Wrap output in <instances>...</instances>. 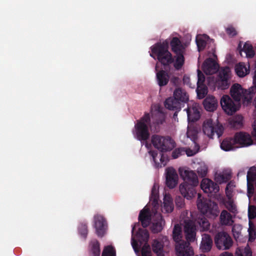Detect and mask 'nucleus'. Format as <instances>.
<instances>
[{
	"label": "nucleus",
	"mask_w": 256,
	"mask_h": 256,
	"mask_svg": "<svg viewBox=\"0 0 256 256\" xmlns=\"http://www.w3.org/2000/svg\"><path fill=\"white\" fill-rule=\"evenodd\" d=\"M172 97L166 98L164 102V106L170 110L180 111L184 104L188 100V96L185 90L181 88H176Z\"/></svg>",
	"instance_id": "1"
},
{
	"label": "nucleus",
	"mask_w": 256,
	"mask_h": 256,
	"mask_svg": "<svg viewBox=\"0 0 256 256\" xmlns=\"http://www.w3.org/2000/svg\"><path fill=\"white\" fill-rule=\"evenodd\" d=\"M150 126V116L148 112L138 120L134 126L135 136L136 138L141 142L147 140L150 136L148 127Z\"/></svg>",
	"instance_id": "2"
},
{
	"label": "nucleus",
	"mask_w": 256,
	"mask_h": 256,
	"mask_svg": "<svg viewBox=\"0 0 256 256\" xmlns=\"http://www.w3.org/2000/svg\"><path fill=\"white\" fill-rule=\"evenodd\" d=\"M256 88H250L248 90H244L238 84H234L230 90V94L234 100L240 104L242 98L248 103L250 102L254 95Z\"/></svg>",
	"instance_id": "3"
},
{
	"label": "nucleus",
	"mask_w": 256,
	"mask_h": 256,
	"mask_svg": "<svg viewBox=\"0 0 256 256\" xmlns=\"http://www.w3.org/2000/svg\"><path fill=\"white\" fill-rule=\"evenodd\" d=\"M197 206L201 212L209 216H216L219 212L218 206L216 202L207 199H201L200 194H199Z\"/></svg>",
	"instance_id": "4"
},
{
	"label": "nucleus",
	"mask_w": 256,
	"mask_h": 256,
	"mask_svg": "<svg viewBox=\"0 0 256 256\" xmlns=\"http://www.w3.org/2000/svg\"><path fill=\"white\" fill-rule=\"evenodd\" d=\"M151 141L153 146L161 152L170 151L175 146V142L168 136L153 135Z\"/></svg>",
	"instance_id": "5"
},
{
	"label": "nucleus",
	"mask_w": 256,
	"mask_h": 256,
	"mask_svg": "<svg viewBox=\"0 0 256 256\" xmlns=\"http://www.w3.org/2000/svg\"><path fill=\"white\" fill-rule=\"evenodd\" d=\"M216 248L220 250H229L233 245V240L230 235L226 232L216 233L214 238Z\"/></svg>",
	"instance_id": "6"
},
{
	"label": "nucleus",
	"mask_w": 256,
	"mask_h": 256,
	"mask_svg": "<svg viewBox=\"0 0 256 256\" xmlns=\"http://www.w3.org/2000/svg\"><path fill=\"white\" fill-rule=\"evenodd\" d=\"M202 130L204 133L209 138H212L214 134H216L219 138L223 134L224 128L222 124H214L212 120L210 118L204 122Z\"/></svg>",
	"instance_id": "7"
},
{
	"label": "nucleus",
	"mask_w": 256,
	"mask_h": 256,
	"mask_svg": "<svg viewBox=\"0 0 256 256\" xmlns=\"http://www.w3.org/2000/svg\"><path fill=\"white\" fill-rule=\"evenodd\" d=\"M231 78V72L230 68L228 66L222 68L220 69L217 84L218 88L222 90L227 89L230 85V79Z\"/></svg>",
	"instance_id": "8"
},
{
	"label": "nucleus",
	"mask_w": 256,
	"mask_h": 256,
	"mask_svg": "<svg viewBox=\"0 0 256 256\" xmlns=\"http://www.w3.org/2000/svg\"><path fill=\"white\" fill-rule=\"evenodd\" d=\"M198 185L194 183L183 182L179 186L180 194L184 198L187 200H190L194 197L196 194V188Z\"/></svg>",
	"instance_id": "9"
},
{
	"label": "nucleus",
	"mask_w": 256,
	"mask_h": 256,
	"mask_svg": "<svg viewBox=\"0 0 256 256\" xmlns=\"http://www.w3.org/2000/svg\"><path fill=\"white\" fill-rule=\"evenodd\" d=\"M175 250L177 256H194V252L190 243L182 240L175 244Z\"/></svg>",
	"instance_id": "10"
},
{
	"label": "nucleus",
	"mask_w": 256,
	"mask_h": 256,
	"mask_svg": "<svg viewBox=\"0 0 256 256\" xmlns=\"http://www.w3.org/2000/svg\"><path fill=\"white\" fill-rule=\"evenodd\" d=\"M221 106L228 114H232L238 110L240 104H236L228 95H224L220 100Z\"/></svg>",
	"instance_id": "11"
},
{
	"label": "nucleus",
	"mask_w": 256,
	"mask_h": 256,
	"mask_svg": "<svg viewBox=\"0 0 256 256\" xmlns=\"http://www.w3.org/2000/svg\"><path fill=\"white\" fill-rule=\"evenodd\" d=\"M184 234L186 240L190 243L194 242L196 240V228L194 222L191 220H185Z\"/></svg>",
	"instance_id": "12"
},
{
	"label": "nucleus",
	"mask_w": 256,
	"mask_h": 256,
	"mask_svg": "<svg viewBox=\"0 0 256 256\" xmlns=\"http://www.w3.org/2000/svg\"><path fill=\"white\" fill-rule=\"evenodd\" d=\"M234 138L236 144L238 145L236 148L248 146L252 144L253 142L251 136L244 132H236Z\"/></svg>",
	"instance_id": "13"
},
{
	"label": "nucleus",
	"mask_w": 256,
	"mask_h": 256,
	"mask_svg": "<svg viewBox=\"0 0 256 256\" xmlns=\"http://www.w3.org/2000/svg\"><path fill=\"white\" fill-rule=\"evenodd\" d=\"M169 244L168 236L163 235L158 236L157 239L153 240L152 246V251L158 256H160L163 252V248L164 244Z\"/></svg>",
	"instance_id": "14"
},
{
	"label": "nucleus",
	"mask_w": 256,
	"mask_h": 256,
	"mask_svg": "<svg viewBox=\"0 0 256 256\" xmlns=\"http://www.w3.org/2000/svg\"><path fill=\"white\" fill-rule=\"evenodd\" d=\"M94 222L96 234L99 237H102L107 227L106 219L101 215L96 214L94 216Z\"/></svg>",
	"instance_id": "15"
},
{
	"label": "nucleus",
	"mask_w": 256,
	"mask_h": 256,
	"mask_svg": "<svg viewBox=\"0 0 256 256\" xmlns=\"http://www.w3.org/2000/svg\"><path fill=\"white\" fill-rule=\"evenodd\" d=\"M150 48L152 52L150 56L153 57V55H154L158 58L168 52V43L166 40L162 42H158L152 46Z\"/></svg>",
	"instance_id": "16"
},
{
	"label": "nucleus",
	"mask_w": 256,
	"mask_h": 256,
	"mask_svg": "<svg viewBox=\"0 0 256 256\" xmlns=\"http://www.w3.org/2000/svg\"><path fill=\"white\" fill-rule=\"evenodd\" d=\"M165 225V221L161 214H157L154 218L150 230L152 233L158 234L162 231Z\"/></svg>",
	"instance_id": "17"
},
{
	"label": "nucleus",
	"mask_w": 256,
	"mask_h": 256,
	"mask_svg": "<svg viewBox=\"0 0 256 256\" xmlns=\"http://www.w3.org/2000/svg\"><path fill=\"white\" fill-rule=\"evenodd\" d=\"M179 172L180 176L184 180V182L198 184V176L193 170L180 168L179 169Z\"/></svg>",
	"instance_id": "18"
},
{
	"label": "nucleus",
	"mask_w": 256,
	"mask_h": 256,
	"mask_svg": "<svg viewBox=\"0 0 256 256\" xmlns=\"http://www.w3.org/2000/svg\"><path fill=\"white\" fill-rule=\"evenodd\" d=\"M200 186L203 191L208 194L216 193L219 190L218 185L208 178H204Z\"/></svg>",
	"instance_id": "19"
},
{
	"label": "nucleus",
	"mask_w": 256,
	"mask_h": 256,
	"mask_svg": "<svg viewBox=\"0 0 256 256\" xmlns=\"http://www.w3.org/2000/svg\"><path fill=\"white\" fill-rule=\"evenodd\" d=\"M178 175L173 168L166 170V185L170 188H174L178 184Z\"/></svg>",
	"instance_id": "20"
},
{
	"label": "nucleus",
	"mask_w": 256,
	"mask_h": 256,
	"mask_svg": "<svg viewBox=\"0 0 256 256\" xmlns=\"http://www.w3.org/2000/svg\"><path fill=\"white\" fill-rule=\"evenodd\" d=\"M202 67L206 74L211 75L218 71V66L213 59L208 58L204 62Z\"/></svg>",
	"instance_id": "21"
},
{
	"label": "nucleus",
	"mask_w": 256,
	"mask_h": 256,
	"mask_svg": "<svg viewBox=\"0 0 256 256\" xmlns=\"http://www.w3.org/2000/svg\"><path fill=\"white\" fill-rule=\"evenodd\" d=\"M138 220L144 228H147L150 224L152 218L148 208H144L140 210L138 216Z\"/></svg>",
	"instance_id": "22"
},
{
	"label": "nucleus",
	"mask_w": 256,
	"mask_h": 256,
	"mask_svg": "<svg viewBox=\"0 0 256 256\" xmlns=\"http://www.w3.org/2000/svg\"><path fill=\"white\" fill-rule=\"evenodd\" d=\"M196 227L201 232L209 230L210 227V224L207 218L204 216H198L194 222Z\"/></svg>",
	"instance_id": "23"
},
{
	"label": "nucleus",
	"mask_w": 256,
	"mask_h": 256,
	"mask_svg": "<svg viewBox=\"0 0 256 256\" xmlns=\"http://www.w3.org/2000/svg\"><path fill=\"white\" fill-rule=\"evenodd\" d=\"M203 105L207 111L214 112L217 108L218 101L214 96H208L204 100Z\"/></svg>",
	"instance_id": "24"
},
{
	"label": "nucleus",
	"mask_w": 256,
	"mask_h": 256,
	"mask_svg": "<svg viewBox=\"0 0 256 256\" xmlns=\"http://www.w3.org/2000/svg\"><path fill=\"white\" fill-rule=\"evenodd\" d=\"M212 240L210 236L208 234H204L202 236V240L200 248L204 252H209L212 247Z\"/></svg>",
	"instance_id": "25"
},
{
	"label": "nucleus",
	"mask_w": 256,
	"mask_h": 256,
	"mask_svg": "<svg viewBox=\"0 0 256 256\" xmlns=\"http://www.w3.org/2000/svg\"><path fill=\"white\" fill-rule=\"evenodd\" d=\"M156 79L158 84L162 87L168 84L170 80V76L164 70H160L156 73Z\"/></svg>",
	"instance_id": "26"
},
{
	"label": "nucleus",
	"mask_w": 256,
	"mask_h": 256,
	"mask_svg": "<svg viewBox=\"0 0 256 256\" xmlns=\"http://www.w3.org/2000/svg\"><path fill=\"white\" fill-rule=\"evenodd\" d=\"M158 62L164 66V68L174 62V59L172 54L168 51L162 56L157 58Z\"/></svg>",
	"instance_id": "27"
},
{
	"label": "nucleus",
	"mask_w": 256,
	"mask_h": 256,
	"mask_svg": "<svg viewBox=\"0 0 256 256\" xmlns=\"http://www.w3.org/2000/svg\"><path fill=\"white\" fill-rule=\"evenodd\" d=\"M188 122H195L200 118V113L196 107L186 109Z\"/></svg>",
	"instance_id": "28"
},
{
	"label": "nucleus",
	"mask_w": 256,
	"mask_h": 256,
	"mask_svg": "<svg viewBox=\"0 0 256 256\" xmlns=\"http://www.w3.org/2000/svg\"><path fill=\"white\" fill-rule=\"evenodd\" d=\"M172 237L173 240L175 242L176 244L182 241V240L183 236L182 232V228L181 226L178 224H176L174 226L172 230Z\"/></svg>",
	"instance_id": "29"
},
{
	"label": "nucleus",
	"mask_w": 256,
	"mask_h": 256,
	"mask_svg": "<svg viewBox=\"0 0 256 256\" xmlns=\"http://www.w3.org/2000/svg\"><path fill=\"white\" fill-rule=\"evenodd\" d=\"M236 144L234 138H227L223 140L220 144V148L225 151H229L233 150Z\"/></svg>",
	"instance_id": "30"
},
{
	"label": "nucleus",
	"mask_w": 256,
	"mask_h": 256,
	"mask_svg": "<svg viewBox=\"0 0 256 256\" xmlns=\"http://www.w3.org/2000/svg\"><path fill=\"white\" fill-rule=\"evenodd\" d=\"M170 46L172 51L174 54L183 52V47L182 42L178 38H172L170 42Z\"/></svg>",
	"instance_id": "31"
},
{
	"label": "nucleus",
	"mask_w": 256,
	"mask_h": 256,
	"mask_svg": "<svg viewBox=\"0 0 256 256\" xmlns=\"http://www.w3.org/2000/svg\"><path fill=\"white\" fill-rule=\"evenodd\" d=\"M220 221L222 224L230 226L234 222L232 215L226 210H222L220 217Z\"/></svg>",
	"instance_id": "32"
},
{
	"label": "nucleus",
	"mask_w": 256,
	"mask_h": 256,
	"mask_svg": "<svg viewBox=\"0 0 256 256\" xmlns=\"http://www.w3.org/2000/svg\"><path fill=\"white\" fill-rule=\"evenodd\" d=\"M150 156H152L154 162H155L157 166H161V164H162L164 166H165L166 164V156L162 153L160 154V164L158 162L156 159V157L158 155V152L156 150H150L149 152Z\"/></svg>",
	"instance_id": "33"
},
{
	"label": "nucleus",
	"mask_w": 256,
	"mask_h": 256,
	"mask_svg": "<svg viewBox=\"0 0 256 256\" xmlns=\"http://www.w3.org/2000/svg\"><path fill=\"white\" fill-rule=\"evenodd\" d=\"M256 178V168L254 166L251 167L249 170L248 172L247 176H246V179H247V182H248V194L252 192H253V191L251 192V189L250 187V182H254L255 179ZM254 188H252V190H253Z\"/></svg>",
	"instance_id": "34"
},
{
	"label": "nucleus",
	"mask_w": 256,
	"mask_h": 256,
	"mask_svg": "<svg viewBox=\"0 0 256 256\" xmlns=\"http://www.w3.org/2000/svg\"><path fill=\"white\" fill-rule=\"evenodd\" d=\"M90 252L92 256H100V244L96 240H94L90 242Z\"/></svg>",
	"instance_id": "35"
},
{
	"label": "nucleus",
	"mask_w": 256,
	"mask_h": 256,
	"mask_svg": "<svg viewBox=\"0 0 256 256\" xmlns=\"http://www.w3.org/2000/svg\"><path fill=\"white\" fill-rule=\"evenodd\" d=\"M235 72L239 77H244L250 72L249 68H246L244 63L240 62L235 66Z\"/></svg>",
	"instance_id": "36"
},
{
	"label": "nucleus",
	"mask_w": 256,
	"mask_h": 256,
	"mask_svg": "<svg viewBox=\"0 0 256 256\" xmlns=\"http://www.w3.org/2000/svg\"><path fill=\"white\" fill-rule=\"evenodd\" d=\"M242 122L243 117L240 115H236L230 120L229 124L232 128L239 129L242 126Z\"/></svg>",
	"instance_id": "37"
},
{
	"label": "nucleus",
	"mask_w": 256,
	"mask_h": 256,
	"mask_svg": "<svg viewBox=\"0 0 256 256\" xmlns=\"http://www.w3.org/2000/svg\"><path fill=\"white\" fill-rule=\"evenodd\" d=\"M136 236L141 242H144L148 244L149 239V233L147 230L139 228L136 232Z\"/></svg>",
	"instance_id": "38"
},
{
	"label": "nucleus",
	"mask_w": 256,
	"mask_h": 256,
	"mask_svg": "<svg viewBox=\"0 0 256 256\" xmlns=\"http://www.w3.org/2000/svg\"><path fill=\"white\" fill-rule=\"evenodd\" d=\"M176 54V60L174 63V66L176 69L180 70L184 62V58L183 52L175 54Z\"/></svg>",
	"instance_id": "39"
},
{
	"label": "nucleus",
	"mask_w": 256,
	"mask_h": 256,
	"mask_svg": "<svg viewBox=\"0 0 256 256\" xmlns=\"http://www.w3.org/2000/svg\"><path fill=\"white\" fill-rule=\"evenodd\" d=\"M197 96L199 99L204 98L208 94V90L207 86L204 85H198L196 90Z\"/></svg>",
	"instance_id": "40"
},
{
	"label": "nucleus",
	"mask_w": 256,
	"mask_h": 256,
	"mask_svg": "<svg viewBox=\"0 0 256 256\" xmlns=\"http://www.w3.org/2000/svg\"><path fill=\"white\" fill-rule=\"evenodd\" d=\"M162 208L163 210L167 213H170L172 212L174 210V204L172 200L170 198L167 200L166 197L164 198Z\"/></svg>",
	"instance_id": "41"
},
{
	"label": "nucleus",
	"mask_w": 256,
	"mask_h": 256,
	"mask_svg": "<svg viewBox=\"0 0 256 256\" xmlns=\"http://www.w3.org/2000/svg\"><path fill=\"white\" fill-rule=\"evenodd\" d=\"M236 256H252V252L248 246L244 248H238L236 252Z\"/></svg>",
	"instance_id": "42"
},
{
	"label": "nucleus",
	"mask_w": 256,
	"mask_h": 256,
	"mask_svg": "<svg viewBox=\"0 0 256 256\" xmlns=\"http://www.w3.org/2000/svg\"><path fill=\"white\" fill-rule=\"evenodd\" d=\"M246 54V57L252 58L254 56V52L253 50L252 46L246 43L242 50Z\"/></svg>",
	"instance_id": "43"
},
{
	"label": "nucleus",
	"mask_w": 256,
	"mask_h": 256,
	"mask_svg": "<svg viewBox=\"0 0 256 256\" xmlns=\"http://www.w3.org/2000/svg\"><path fill=\"white\" fill-rule=\"evenodd\" d=\"M224 206L230 212L234 214L237 213L236 206L234 203L232 198L230 200L228 199V200L224 202Z\"/></svg>",
	"instance_id": "44"
},
{
	"label": "nucleus",
	"mask_w": 256,
	"mask_h": 256,
	"mask_svg": "<svg viewBox=\"0 0 256 256\" xmlns=\"http://www.w3.org/2000/svg\"><path fill=\"white\" fill-rule=\"evenodd\" d=\"M102 256H116V251L112 246H108L104 247Z\"/></svg>",
	"instance_id": "45"
},
{
	"label": "nucleus",
	"mask_w": 256,
	"mask_h": 256,
	"mask_svg": "<svg viewBox=\"0 0 256 256\" xmlns=\"http://www.w3.org/2000/svg\"><path fill=\"white\" fill-rule=\"evenodd\" d=\"M248 232L249 235V241H254L256 238V228L254 225L251 222H249Z\"/></svg>",
	"instance_id": "46"
},
{
	"label": "nucleus",
	"mask_w": 256,
	"mask_h": 256,
	"mask_svg": "<svg viewBox=\"0 0 256 256\" xmlns=\"http://www.w3.org/2000/svg\"><path fill=\"white\" fill-rule=\"evenodd\" d=\"M78 230L80 236L86 239L88 232L87 224L84 222L80 223L78 226Z\"/></svg>",
	"instance_id": "47"
},
{
	"label": "nucleus",
	"mask_w": 256,
	"mask_h": 256,
	"mask_svg": "<svg viewBox=\"0 0 256 256\" xmlns=\"http://www.w3.org/2000/svg\"><path fill=\"white\" fill-rule=\"evenodd\" d=\"M185 152L186 153L188 156H191L192 154H190L187 151H186L184 148H176L172 152V157L174 158H176L184 154Z\"/></svg>",
	"instance_id": "48"
},
{
	"label": "nucleus",
	"mask_w": 256,
	"mask_h": 256,
	"mask_svg": "<svg viewBox=\"0 0 256 256\" xmlns=\"http://www.w3.org/2000/svg\"><path fill=\"white\" fill-rule=\"evenodd\" d=\"M142 256H152V252L150 246L144 244L141 250Z\"/></svg>",
	"instance_id": "49"
},
{
	"label": "nucleus",
	"mask_w": 256,
	"mask_h": 256,
	"mask_svg": "<svg viewBox=\"0 0 256 256\" xmlns=\"http://www.w3.org/2000/svg\"><path fill=\"white\" fill-rule=\"evenodd\" d=\"M184 196H176L175 199V203L178 208H182L184 206Z\"/></svg>",
	"instance_id": "50"
},
{
	"label": "nucleus",
	"mask_w": 256,
	"mask_h": 256,
	"mask_svg": "<svg viewBox=\"0 0 256 256\" xmlns=\"http://www.w3.org/2000/svg\"><path fill=\"white\" fill-rule=\"evenodd\" d=\"M197 172L199 176L204 178L206 176L207 174L208 168L204 165L200 166L198 168Z\"/></svg>",
	"instance_id": "51"
},
{
	"label": "nucleus",
	"mask_w": 256,
	"mask_h": 256,
	"mask_svg": "<svg viewBox=\"0 0 256 256\" xmlns=\"http://www.w3.org/2000/svg\"><path fill=\"white\" fill-rule=\"evenodd\" d=\"M198 82L197 86L204 85L205 82V76L203 73L200 70H198Z\"/></svg>",
	"instance_id": "52"
},
{
	"label": "nucleus",
	"mask_w": 256,
	"mask_h": 256,
	"mask_svg": "<svg viewBox=\"0 0 256 256\" xmlns=\"http://www.w3.org/2000/svg\"><path fill=\"white\" fill-rule=\"evenodd\" d=\"M196 42L198 51L202 50L206 46V42L202 38H196Z\"/></svg>",
	"instance_id": "53"
},
{
	"label": "nucleus",
	"mask_w": 256,
	"mask_h": 256,
	"mask_svg": "<svg viewBox=\"0 0 256 256\" xmlns=\"http://www.w3.org/2000/svg\"><path fill=\"white\" fill-rule=\"evenodd\" d=\"M248 216L249 219H253L256 217V207L250 206L248 210Z\"/></svg>",
	"instance_id": "54"
},
{
	"label": "nucleus",
	"mask_w": 256,
	"mask_h": 256,
	"mask_svg": "<svg viewBox=\"0 0 256 256\" xmlns=\"http://www.w3.org/2000/svg\"><path fill=\"white\" fill-rule=\"evenodd\" d=\"M226 32L228 34L231 36H234L237 34L236 28L232 26H228L226 28Z\"/></svg>",
	"instance_id": "55"
},
{
	"label": "nucleus",
	"mask_w": 256,
	"mask_h": 256,
	"mask_svg": "<svg viewBox=\"0 0 256 256\" xmlns=\"http://www.w3.org/2000/svg\"><path fill=\"white\" fill-rule=\"evenodd\" d=\"M220 178V182H226L230 178V174H220L218 176V178Z\"/></svg>",
	"instance_id": "56"
},
{
	"label": "nucleus",
	"mask_w": 256,
	"mask_h": 256,
	"mask_svg": "<svg viewBox=\"0 0 256 256\" xmlns=\"http://www.w3.org/2000/svg\"><path fill=\"white\" fill-rule=\"evenodd\" d=\"M170 80L174 86H176L179 81V78L177 76H173L171 78H170Z\"/></svg>",
	"instance_id": "57"
},
{
	"label": "nucleus",
	"mask_w": 256,
	"mask_h": 256,
	"mask_svg": "<svg viewBox=\"0 0 256 256\" xmlns=\"http://www.w3.org/2000/svg\"><path fill=\"white\" fill-rule=\"evenodd\" d=\"M226 196L228 198V199L230 200L232 198L233 196V190H228L226 188L225 190Z\"/></svg>",
	"instance_id": "58"
},
{
	"label": "nucleus",
	"mask_w": 256,
	"mask_h": 256,
	"mask_svg": "<svg viewBox=\"0 0 256 256\" xmlns=\"http://www.w3.org/2000/svg\"><path fill=\"white\" fill-rule=\"evenodd\" d=\"M158 192L155 185L152 188V196L154 197V200H156V198L157 196Z\"/></svg>",
	"instance_id": "59"
},
{
	"label": "nucleus",
	"mask_w": 256,
	"mask_h": 256,
	"mask_svg": "<svg viewBox=\"0 0 256 256\" xmlns=\"http://www.w3.org/2000/svg\"><path fill=\"white\" fill-rule=\"evenodd\" d=\"M132 245L134 251L136 252L138 250V244L136 241L134 240L133 238H132Z\"/></svg>",
	"instance_id": "60"
},
{
	"label": "nucleus",
	"mask_w": 256,
	"mask_h": 256,
	"mask_svg": "<svg viewBox=\"0 0 256 256\" xmlns=\"http://www.w3.org/2000/svg\"><path fill=\"white\" fill-rule=\"evenodd\" d=\"M234 187V182L231 181L227 184L226 188L233 190Z\"/></svg>",
	"instance_id": "61"
},
{
	"label": "nucleus",
	"mask_w": 256,
	"mask_h": 256,
	"mask_svg": "<svg viewBox=\"0 0 256 256\" xmlns=\"http://www.w3.org/2000/svg\"><path fill=\"white\" fill-rule=\"evenodd\" d=\"M253 131L252 134L256 139V120L254 121V124H252Z\"/></svg>",
	"instance_id": "62"
},
{
	"label": "nucleus",
	"mask_w": 256,
	"mask_h": 256,
	"mask_svg": "<svg viewBox=\"0 0 256 256\" xmlns=\"http://www.w3.org/2000/svg\"><path fill=\"white\" fill-rule=\"evenodd\" d=\"M160 118L159 120H156V124H162L165 120V118L164 115L160 114Z\"/></svg>",
	"instance_id": "63"
},
{
	"label": "nucleus",
	"mask_w": 256,
	"mask_h": 256,
	"mask_svg": "<svg viewBox=\"0 0 256 256\" xmlns=\"http://www.w3.org/2000/svg\"><path fill=\"white\" fill-rule=\"evenodd\" d=\"M219 256H233V254L228 252H224L222 253Z\"/></svg>",
	"instance_id": "64"
}]
</instances>
